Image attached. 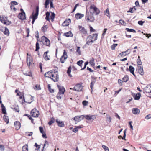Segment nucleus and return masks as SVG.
<instances>
[{
  "label": "nucleus",
  "instance_id": "nucleus-24",
  "mask_svg": "<svg viewBox=\"0 0 151 151\" xmlns=\"http://www.w3.org/2000/svg\"><path fill=\"white\" fill-rule=\"evenodd\" d=\"M64 35L65 36L67 37H72L73 36V35L70 31L64 33Z\"/></svg>",
  "mask_w": 151,
  "mask_h": 151
},
{
  "label": "nucleus",
  "instance_id": "nucleus-46",
  "mask_svg": "<svg viewBox=\"0 0 151 151\" xmlns=\"http://www.w3.org/2000/svg\"><path fill=\"white\" fill-rule=\"evenodd\" d=\"M119 23L121 24L124 25H125L126 24V23L124 20L121 19L119 21Z\"/></svg>",
  "mask_w": 151,
  "mask_h": 151
},
{
  "label": "nucleus",
  "instance_id": "nucleus-23",
  "mask_svg": "<svg viewBox=\"0 0 151 151\" xmlns=\"http://www.w3.org/2000/svg\"><path fill=\"white\" fill-rule=\"evenodd\" d=\"M76 17L77 19H81L84 16V15L78 13L76 14Z\"/></svg>",
  "mask_w": 151,
  "mask_h": 151
},
{
  "label": "nucleus",
  "instance_id": "nucleus-17",
  "mask_svg": "<svg viewBox=\"0 0 151 151\" xmlns=\"http://www.w3.org/2000/svg\"><path fill=\"white\" fill-rule=\"evenodd\" d=\"M132 113L134 114H138L140 112V110L137 108H134L132 109Z\"/></svg>",
  "mask_w": 151,
  "mask_h": 151
},
{
  "label": "nucleus",
  "instance_id": "nucleus-39",
  "mask_svg": "<svg viewBox=\"0 0 151 151\" xmlns=\"http://www.w3.org/2000/svg\"><path fill=\"white\" fill-rule=\"evenodd\" d=\"M48 88L49 92L51 93H54V91L53 89H51V86L50 84L48 85Z\"/></svg>",
  "mask_w": 151,
  "mask_h": 151
},
{
  "label": "nucleus",
  "instance_id": "nucleus-16",
  "mask_svg": "<svg viewBox=\"0 0 151 151\" xmlns=\"http://www.w3.org/2000/svg\"><path fill=\"white\" fill-rule=\"evenodd\" d=\"M14 125L16 129L19 130L21 127V123L19 121H15L14 123Z\"/></svg>",
  "mask_w": 151,
  "mask_h": 151
},
{
  "label": "nucleus",
  "instance_id": "nucleus-19",
  "mask_svg": "<svg viewBox=\"0 0 151 151\" xmlns=\"http://www.w3.org/2000/svg\"><path fill=\"white\" fill-rule=\"evenodd\" d=\"M130 72L133 74L134 76L136 77V75L134 73V68L131 65H130L129 66V68L128 70Z\"/></svg>",
  "mask_w": 151,
  "mask_h": 151
},
{
  "label": "nucleus",
  "instance_id": "nucleus-57",
  "mask_svg": "<svg viewBox=\"0 0 151 151\" xmlns=\"http://www.w3.org/2000/svg\"><path fill=\"white\" fill-rule=\"evenodd\" d=\"M5 23H6L4 24L6 25H9L11 24V22L8 20L7 21L6 20Z\"/></svg>",
  "mask_w": 151,
  "mask_h": 151
},
{
  "label": "nucleus",
  "instance_id": "nucleus-59",
  "mask_svg": "<svg viewBox=\"0 0 151 151\" xmlns=\"http://www.w3.org/2000/svg\"><path fill=\"white\" fill-rule=\"evenodd\" d=\"M106 118L107 120L109 121V122H111V118L110 116H107Z\"/></svg>",
  "mask_w": 151,
  "mask_h": 151
},
{
  "label": "nucleus",
  "instance_id": "nucleus-50",
  "mask_svg": "<svg viewBox=\"0 0 151 151\" xmlns=\"http://www.w3.org/2000/svg\"><path fill=\"white\" fill-rule=\"evenodd\" d=\"M126 129H125L124 132V135L122 138V139L123 140H125V137L126 136Z\"/></svg>",
  "mask_w": 151,
  "mask_h": 151
},
{
  "label": "nucleus",
  "instance_id": "nucleus-4",
  "mask_svg": "<svg viewBox=\"0 0 151 151\" xmlns=\"http://www.w3.org/2000/svg\"><path fill=\"white\" fill-rule=\"evenodd\" d=\"M90 9H93V13L95 14V15H98L100 12L99 9L97 8L94 5H92L90 7Z\"/></svg>",
  "mask_w": 151,
  "mask_h": 151
},
{
  "label": "nucleus",
  "instance_id": "nucleus-58",
  "mask_svg": "<svg viewBox=\"0 0 151 151\" xmlns=\"http://www.w3.org/2000/svg\"><path fill=\"white\" fill-rule=\"evenodd\" d=\"M4 147L3 145H0V149L1 151H4Z\"/></svg>",
  "mask_w": 151,
  "mask_h": 151
},
{
  "label": "nucleus",
  "instance_id": "nucleus-47",
  "mask_svg": "<svg viewBox=\"0 0 151 151\" xmlns=\"http://www.w3.org/2000/svg\"><path fill=\"white\" fill-rule=\"evenodd\" d=\"M2 112L3 114H7L5 107L2 109Z\"/></svg>",
  "mask_w": 151,
  "mask_h": 151
},
{
  "label": "nucleus",
  "instance_id": "nucleus-3",
  "mask_svg": "<svg viewBox=\"0 0 151 151\" xmlns=\"http://www.w3.org/2000/svg\"><path fill=\"white\" fill-rule=\"evenodd\" d=\"M43 44L47 46H49L50 45V41L45 36H43L42 37L41 41Z\"/></svg>",
  "mask_w": 151,
  "mask_h": 151
},
{
  "label": "nucleus",
  "instance_id": "nucleus-33",
  "mask_svg": "<svg viewBox=\"0 0 151 151\" xmlns=\"http://www.w3.org/2000/svg\"><path fill=\"white\" fill-rule=\"evenodd\" d=\"M55 14L54 12H51V15L50 16V19L52 22L54 21V19L55 17Z\"/></svg>",
  "mask_w": 151,
  "mask_h": 151
},
{
  "label": "nucleus",
  "instance_id": "nucleus-6",
  "mask_svg": "<svg viewBox=\"0 0 151 151\" xmlns=\"http://www.w3.org/2000/svg\"><path fill=\"white\" fill-rule=\"evenodd\" d=\"M86 19L88 21H89L91 22H93L94 20V17L93 16V13L91 12L89 14H86Z\"/></svg>",
  "mask_w": 151,
  "mask_h": 151
},
{
  "label": "nucleus",
  "instance_id": "nucleus-42",
  "mask_svg": "<svg viewBox=\"0 0 151 151\" xmlns=\"http://www.w3.org/2000/svg\"><path fill=\"white\" fill-rule=\"evenodd\" d=\"M40 49L39 44L38 42H37L36 43V49L35 51H38Z\"/></svg>",
  "mask_w": 151,
  "mask_h": 151
},
{
  "label": "nucleus",
  "instance_id": "nucleus-18",
  "mask_svg": "<svg viewBox=\"0 0 151 151\" xmlns=\"http://www.w3.org/2000/svg\"><path fill=\"white\" fill-rule=\"evenodd\" d=\"M56 122L57 123L58 126L60 127H62L64 126V123L62 122L60 120H59L58 119L56 120Z\"/></svg>",
  "mask_w": 151,
  "mask_h": 151
},
{
  "label": "nucleus",
  "instance_id": "nucleus-5",
  "mask_svg": "<svg viewBox=\"0 0 151 151\" xmlns=\"http://www.w3.org/2000/svg\"><path fill=\"white\" fill-rule=\"evenodd\" d=\"M78 29L80 33L84 36H86L87 35V32L85 28L81 26H78Z\"/></svg>",
  "mask_w": 151,
  "mask_h": 151
},
{
  "label": "nucleus",
  "instance_id": "nucleus-26",
  "mask_svg": "<svg viewBox=\"0 0 151 151\" xmlns=\"http://www.w3.org/2000/svg\"><path fill=\"white\" fill-rule=\"evenodd\" d=\"M3 118L5 122H6V124H8L9 123V119L8 116L4 115Z\"/></svg>",
  "mask_w": 151,
  "mask_h": 151
},
{
  "label": "nucleus",
  "instance_id": "nucleus-34",
  "mask_svg": "<svg viewBox=\"0 0 151 151\" xmlns=\"http://www.w3.org/2000/svg\"><path fill=\"white\" fill-rule=\"evenodd\" d=\"M125 30L127 32H133V33H135L136 32L135 30L129 28H126Z\"/></svg>",
  "mask_w": 151,
  "mask_h": 151
},
{
  "label": "nucleus",
  "instance_id": "nucleus-9",
  "mask_svg": "<svg viewBox=\"0 0 151 151\" xmlns=\"http://www.w3.org/2000/svg\"><path fill=\"white\" fill-rule=\"evenodd\" d=\"M83 116L84 119L85 118L87 120H94L96 118V116L95 115H83Z\"/></svg>",
  "mask_w": 151,
  "mask_h": 151
},
{
  "label": "nucleus",
  "instance_id": "nucleus-54",
  "mask_svg": "<svg viewBox=\"0 0 151 151\" xmlns=\"http://www.w3.org/2000/svg\"><path fill=\"white\" fill-rule=\"evenodd\" d=\"M64 57H63V58H62V56H61V58H60V61L62 63H64V62H65V60L66 59H64Z\"/></svg>",
  "mask_w": 151,
  "mask_h": 151
},
{
  "label": "nucleus",
  "instance_id": "nucleus-63",
  "mask_svg": "<svg viewBox=\"0 0 151 151\" xmlns=\"http://www.w3.org/2000/svg\"><path fill=\"white\" fill-rule=\"evenodd\" d=\"M26 32L27 34V37H28L29 36V33L30 32L29 29V28H27L26 29Z\"/></svg>",
  "mask_w": 151,
  "mask_h": 151
},
{
  "label": "nucleus",
  "instance_id": "nucleus-40",
  "mask_svg": "<svg viewBox=\"0 0 151 151\" xmlns=\"http://www.w3.org/2000/svg\"><path fill=\"white\" fill-rule=\"evenodd\" d=\"M83 62V60H80L77 62V64L78 65L80 66L81 67H82V65Z\"/></svg>",
  "mask_w": 151,
  "mask_h": 151
},
{
  "label": "nucleus",
  "instance_id": "nucleus-61",
  "mask_svg": "<svg viewBox=\"0 0 151 151\" xmlns=\"http://www.w3.org/2000/svg\"><path fill=\"white\" fill-rule=\"evenodd\" d=\"M24 75H25L26 76H29L30 77L32 76V73L31 72H29V73H24Z\"/></svg>",
  "mask_w": 151,
  "mask_h": 151
},
{
  "label": "nucleus",
  "instance_id": "nucleus-7",
  "mask_svg": "<svg viewBox=\"0 0 151 151\" xmlns=\"http://www.w3.org/2000/svg\"><path fill=\"white\" fill-rule=\"evenodd\" d=\"M30 114L33 117H37L39 114V111L35 108L33 109L31 111Z\"/></svg>",
  "mask_w": 151,
  "mask_h": 151
},
{
  "label": "nucleus",
  "instance_id": "nucleus-60",
  "mask_svg": "<svg viewBox=\"0 0 151 151\" xmlns=\"http://www.w3.org/2000/svg\"><path fill=\"white\" fill-rule=\"evenodd\" d=\"M76 52L78 53V55H81V51L80 50V47H78L77 48L76 50Z\"/></svg>",
  "mask_w": 151,
  "mask_h": 151
},
{
  "label": "nucleus",
  "instance_id": "nucleus-44",
  "mask_svg": "<svg viewBox=\"0 0 151 151\" xmlns=\"http://www.w3.org/2000/svg\"><path fill=\"white\" fill-rule=\"evenodd\" d=\"M118 45L117 44H114L111 46V48L112 50H114L115 49V47Z\"/></svg>",
  "mask_w": 151,
  "mask_h": 151
},
{
  "label": "nucleus",
  "instance_id": "nucleus-21",
  "mask_svg": "<svg viewBox=\"0 0 151 151\" xmlns=\"http://www.w3.org/2000/svg\"><path fill=\"white\" fill-rule=\"evenodd\" d=\"M53 73V71L52 70H50L45 73L44 74V76L45 77L50 78L52 73Z\"/></svg>",
  "mask_w": 151,
  "mask_h": 151
},
{
  "label": "nucleus",
  "instance_id": "nucleus-8",
  "mask_svg": "<svg viewBox=\"0 0 151 151\" xmlns=\"http://www.w3.org/2000/svg\"><path fill=\"white\" fill-rule=\"evenodd\" d=\"M27 58L26 62L27 63V65L29 66L32 63V58L30 55H29L28 53H27Z\"/></svg>",
  "mask_w": 151,
  "mask_h": 151
},
{
  "label": "nucleus",
  "instance_id": "nucleus-64",
  "mask_svg": "<svg viewBox=\"0 0 151 151\" xmlns=\"http://www.w3.org/2000/svg\"><path fill=\"white\" fill-rule=\"evenodd\" d=\"M133 8H130L128 11L127 12V13H133L134 12L133 11Z\"/></svg>",
  "mask_w": 151,
  "mask_h": 151
},
{
  "label": "nucleus",
  "instance_id": "nucleus-20",
  "mask_svg": "<svg viewBox=\"0 0 151 151\" xmlns=\"http://www.w3.org/2000/svg\"><path fill=\"white\" fill-rule=\"evenodd\" d=\"M129 49H128L126 51L124 52H122L120 53L119 55H121L122 57H123V56H125L129 54L130 53V51L129 52Z\"/></svg>",
  "mask_w": 151,
  "mask_h": 151
},
{
  "label": "nucleus",
  "instance_id": "nucleus-10",
  "mask_svg": "<svg viewBox=\"0 0 151 151\" xmlns=\"http://www.w3.org/2000/svg\"><path fill=\"white\" fill-rule=\"evenodd\" d=\"M83 89L82 85L80 84H78L76 85L73 88V90L77 91H80Z\"/></svg>",
  "mask_w": 151,
  "mask_h": 151
},
{
  "label": "nucleus",
  "instance_id": "nucleus-51",
  "mask_svg": "<svg viewBox=\"0 0 151 151\" xmlns=\"http://www.w3.org/2000/svg\"><path fill=\"white\" fill-rule=\"evenodd\" d=\"M88 104V101L86 100L83 101L82 102V104L84 106H87Z\"/></svg>",
  "mask_w": 151,
  "mask_h": 151
},
{
  "label": "nucleus",
  "instance_id": "nucleus-1",
  "mask_svg": "<svg viewBox=\"0 0 151 151\" xmlns=\"http://www.w3.org/2000/svg\"><path fill=\"white\" fill-rule=\"evenodd\" d=\"M98 35L97 33L93 34L88 36L87 38L86 44L88 45H91L94 41L97 40Z\"/></svg>",
  "mask_w": 151,
  "mask_h": 151
},
{
  "label": "nucleus",
  "instance_id": "nucleus-49",
  "mask_svg": "<svg viewBox=\"0 0 151 151\" xmlns=\"http://www.w3.org/2000/svg\"><path fill=\"white\" fill-rule=\"evenodd\" d=\"M61 94L60 93H58L56 96V98L58 99H61L62 98V96H60Z\"/></svg>",
  "mask_w": 151,
  "mask_h": 151
},
{
  "label": "nucleus",
  "instance_id": "nucleus-36",
  "mask_svg": "<svg viewBox=\"0 0 151 151\" xmlns=\"http://www.w3.org/2000/svg\"><path fill=\"white\" fill-rule=\"evenodd\" d=\"M55 122V119L53 117L50 120V121L48 122V124L50 126L51 125L52 123H54Z\"/></svg>",
  "mask_w": 151,
  "mask_h": 151
},
{
  "label": "nucleus",
  "instance_id": "nucleus-28",
  "mask_svg": "<svg viewBox=\"0 0 151 151\" xmlns=\"http://www.w3.org/2000/svg\"><path fill=\"white\" fill-rule=\"evenodd\" d=\"M22 151H28V146L27 144L24 145L22 147Z\"/></svg>",
  "mask_w": 151,
  "mask_h": 151
},
{
  "label": "nucleus",
  "instance_id": "nucleus-38",
  "mask_svg": "<svg viewBox=\"0 0 151 151\" xmlns=\"http://www.w3.org/2000/svg\"><path fill=\"white\" fill-rule=\"evenodd\" d=\"M4 34L5 35H8L9 34V31L7 27H5V30L4 32Z\"/></svg>",
  "mask_w": 151,
  "mask_h": 151
},
{
  "label": "nucleus",
  "instance_id": "nucleus-53",
  "mask_svg": "<svg viewBox=\"0 0 151 151\" xmlns=\"http://www.w3.org/2000/svg\"><path fill=\"white\" fill-rule=\"evenodd\" d=\"M40 132L42 134H43L44 133L43 131V129L42 127H40L39 128Z\"/></svg>",
  "mask_w": 151,
  "mask_h": 151
},
{
  "label": "nucleus",
  "instance_id": "nucleus-2",
  "mask_svg": "<svg viewBox=\"0 0 151 151\" xmlns=\"http://www.w3.org/2000/svg\"><path fill=\"white\" fill-rule=\"evenodd\" d=\"M39 7L38 6L36 7L35 9V13H34V12L33 11L32 15H31L29 18L32 19V24H33L35 20L37 18L39 14Z\"/></svg>",
  "mask_w": 151,
  "mask_h": 151
},
{
  "label": "nucleus",
  "instance_id": "nucleus-35",
  "mask_svg": "<svg viewBox=\"0 0 151 151\" xmlns=\"http://www.w3.org/2000/svg\"><path fill=\"white\" fill-rule=\"evenodd\" d=\"M48 28V27H47V25H45L43 26L41 28L42 30V31L43 32H45L47 29Z\"/></svg>",
  "mask_w": 151,
  "mask_h": 151
},
{
  "label": "nucleus",
  "instance_id": "nucleus-25",
  "mask_svg": "<svg viewBox=\"0 0 151 151\" xmlns=\"http://www.w3.org/2000/svg\"><path fill=\"white\" fill-rule=\"evenodd\" d=\"M77 122H78L81 120L84 119V116L83 115H81L79 116H77Z\"/></svg>",
  "mask_w": 151,
  "mask_h": 151
},
{
  "label": "nucleus",
  "instance_id": "nucleus-48",
  "mask_svg": "<svg viewBox=\"0 0 151 151\" xmlns=\"http://www.w3.org/2000/svg\"><path fill=\"white\" fill-rule=\"evenodd\" d=\"M104 150L105 151H109V150L108 147L104 145H103L102 146Z\"/></svg>",
  "mask_w": 151,
  "mask_h": 151
},
{
  "label": "nucleus",
  "instance_id": "nucleus-12",
  "mask_svg": "<svg viewBox=\"0 0 151 151\" xmlns=\"http://www.w3.org/2000/svg\"><path fill=\"white\" fill-rule=\"evenodd\" d=\"M57 87L59 90V92L58 93L62 94H63L65 91L64 87L60 86L59 85H57Z\"/></svg>",
  "mask_w": 151,
  "mask_h": 151
},
{
  "label": "nucleus",
  "instance_id": "nucleus-43",
  "mask_svg": "<svg viewBox=\"0 0 151 151\" xmlns=\"http://www.w3.org/2000/svg\"><path fill=\"white\" fill-rule=\"evenodd\" d=\"M93 59L91 60L89 62V63L92 66H94L95 65L94 59L93 58H92Z\"/></svg>",
  "mask_w": 151,
  "mask_h": 151
},
{
  "label": "nucleus",
  "instance_id": "nucleus-32",
  "mask_svg": "<svg viewBox=\"0 0 151 151\" xmlns=\"http://www.w3.org/2000/svg\"><path fill=\"white\" fill-rule=\"evenodd\" d=\"M46 17H45V19L49 21L50 19L49 18V16L50 15V13L48 12H47L46 13Z\"/></svg>",
  "mask_w": 151,
  "mask_h": 151
},
{
  "label": "nucleus",
  "instance_id": "nucleus-15",
  "mask_svg": "<svg viewBox=\"0 0 151 151\" xmlns=\"http://www.w3.org/2000/svg\"><path fill=\"white\" fill-rule=\"evenodd\" d=\"M70 19H66L63 23L62 25L64 27L68 26L69 25V23H70Z\"/></svg>",
  "mask_w": 151,
  "mask_h": 151
},
{
  "label": "nucleus",
  "instance_id": "nucleus-27",
  "mask_svg": "<svg viewBox=\"0 0 151 151\" xmlns=\"http://www.w3.org/2000/svg\"><path fill=\"white\" fill-rule=\"evenodd\" d=\"M138 59L137 60V64L140 66H142V62L141 60L140 59V57L139 56H138Z\"/></svg>",
  "mask_w": 151,
  "mask_h": 151
},
{
  "label": "nucleus",
  "instance_id": "nucleus-11",
  "mask_svg": "<svg viewBox=\"0 0 151 151\" xmlns=\"http://www.w3.org/2000/svg\"><path fill=\"white\" fill-rule=\"evenodd\" d=\"M96 78L97 77H94L93 76H91V82L90 83V88L92 92L93 90V88L96 82Z\"/></svg>",
  "mask_w": 151,
  "mask_h": 151
},
{
  "label": "nucleus",
  "instance_id": "nucleus-41",
  "mask_svg": "<svg viewBox=\"0 0 151 151\" xmlns=\"http://www.w3.org/2000/svg\"><path fill=\"white\" fill-rule=\"evenodd\" d=\"M105 14L106 16L109 17V19L110 18L109 12V9L108 8H107L105 11Z\"/></svg>",
  "mask_w": 151,
  "mask_h": 151
},
{
  "label": "nucleus",
  "instance_id": "nucleus-62",
  "mask_svg": "<svg viewBox=\"0 0 151 151\" xmlns=\"http://www.w3.org/2000/svg\"><path fill=\"white\" fill-rule=\"evenodd\" d=\"M151 118V114H149L147 115L145 117V118L147 119H149Z\"/></svg>",
  "mask_w": 151,
  "mask_h": 151
},
{
  "label": "nucleus",
  "instance_id": "nucleus-55",
  "mask_svg": "<svg viewBox=\"0 0 151 151\" xmlns=\"http://www.w3.org/2000/svg\"><path fill=\"white\" fill-rule=\"evenodd\" d=\"M145 21H138V24L141 26H142L143 24L145 23Z\"/></svg>",
  "mask_w": 151,
  "mask_h": 151
},
{
  "label": "nucleus",
  "instance_id": "nucleus-29",
  "mask_svg": "<svg viewBox=\"0 0 151 151\" xmlns=\"http://www.w3.org/2000/svg\"><path fill=\"white\" fill-rule=\"evenodd\" d=\"M129 77L128 75H125L122 78V80L123 82H127L129 80Z\"/></svg>",
  "mask_w": 151,
  "mask_h": 151
},
{
  "label": "nucleus",
  "instance_id": "nucleus-52",
  "mask_svg": "<svg viewBox=\"0 0 151 151\" xmlns=\"http://www.w3.org/2000/svg\"><path fill=\"white\" fill-rule=\"evenodd\" d=\"M71 70V66H70L68 68L67 73V74H69L70 73Z\"/></svg>",
  "mask_w": 151,
  "mask_h": 151
},
{
  "label": "nucleus",
  "instance_id": "nucleus-56",
  "mask_svg": "<svg viewBox=\"0 0 151 151\" xmlns=\"http://www.w3.org/2000/svg\"><path fill=\"white\" fill-rule=\"evenodd\" d=\"M11 5H16L18 4V3L16 1H12L11 2Z\"/></svg>",
  "mask_w": 151,
  "mask_h": 151
},
{
  "label": "nucleus",
  "instance_id": "nucleus-14",
  "mask_svg": "<svg viewBox=\"0 0 151 151\" xmlns=\"http://www.w3.org/2000/svg\"><path fill=\"white\" fill-rule=\"evenodd\" d=\"M18 17L22 20H23L26 19L25 14H24L22 13H19L18 16Z\"/></svg>",
  "mask_w": 151,
  "mask_h": 151
},
{
  "label": "nucleus",
  "instance_id": "nucleus-22",
  "mask_svg": "<svg viewBox=\"0 0 151 151\" xmlns=\"http://www.w3.org/2000/svg\"><path fill=\"white\" fill-rule=\"evenodd\" d=\"M138 68H139V69H138L139 73L141 75H143V74H144V72L143 70V66H138Z\"/></svg>",
  "mask_w": 151,
  "mask_h": 151
},
{
  "label": "nucleus",
  "instance_id": "nucleus-30",
  "mask_svg": "<svg viewBox=\"0 0 151 151\" xmlns=\"http://www.w3.org/2000/svg\"><path fill=\"white\" fill-rule=\"evenodd\" d=\"M7 19V17H6L5 19H4L3 17H0V20L1 22L3 23L4 24H5V22L6 20Z\"/></svg>",
  "mask_w": 151,
  "mask_h": 151
},
{
  "label": "nucleus",
  "instance_id": "nucleus-13",
  "mask_svg": "<svg viewBox=\"0 0 151 151\" xmlns=\"http://www.w3.org/2000/svg\"><path fill=\"white\" fill-rule=\"evenodd\" d=\"M132 96L135 100H138L141 97V94L140 93H138L137 94L134 93Z\"/></svg>",
  "mask_w": 151,
  "mask_h": 151
},
{
  "label": "nucleus",
  "instance_id": "nucleus-45",
  "mask_svg": "<svg viewBox=\"0 0 151 151\" xmlns=\"http://www.w3.org/2000/svg\"><path fill=\"white\" fill-rule=\"evenodd\" d=\"M43 56L45 60L47 61L50 60V58L48 57L47 55H44Z\"/></svg>",
  "mask_w": 151,
  "mask_h": 151
},
{
  "label": "nucleus",
  "instance_id": "nucleus-31",
  "mask_svg": "<svg viewBox=\"0 0 151 151\" xmlns=\"http://www.w3.org/2000/svg\"><path fill=\"white\" fill-rule=\"evenodd\" d=\"M12 109L14 111L16 112H19V107L18 105H17L15 107L12 108Z\"/></svg>",
  "mask_w": 151,
  "mask_h": 151
},
{
  "label": "nucleus",
  "instance_id": "nucleus-37",
  "mask_svg": "<svg viewBox=\"0 0 151 151\" xmlns=\"http://www.w3.org/2000/svg\"><path fill=\"white\" fill-rule=\"evenodd\" d=\"M62 58L63 57H64V58L65 59H66L67 58V53L66 52L65 50H64V52L63 55L62 56Z\"/></svg>",
  "mask_w": 151,
  "mask_h": 151
}]
</instances>
